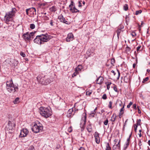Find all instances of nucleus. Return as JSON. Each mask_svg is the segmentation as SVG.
<instances>
[{
	"instance_id": "22",
	"label": "nucleus",
	"mask_w": 150,
	"mask_h": 150,
	"mask_svg": "<svg viewBox=\"0 0 150 150\" xmlns=\"http://www.w3.org/2000/svg\"><path fill=\"white\" fill-rule=\"evenodd\" d=\"M105 150H112L109 144L108 143H106Z\"/></svg>"
},
{
	"instance_id": "16",
	"label": "nucleus",
	"mask_w": 150,
	"mask_h": 150,
	"mask_svg": "<svg viewBox=\"0 0 150 150\" xmlns=\"http://www.w3.org/2000/svg\"><path fill=\"white\" fill-rule=\"evenodd\" d=\"M103 78L102 77L100 76L96 80V83L97 84H101L103 83Z\"/></svg>"
},
{
	"instance_id": "20",
	"label": "nucleus",
	"mask_w": 150,
	"mask_h": 150,
	"mask_svg": "<svg viewBox=\"0 0 150 150\" xmlns=\"http://www.w3.org/2000/svg\"><path fill=\"white\" fill-rule=\"evenodd\" d=\"M73 110L72 108L70 109L69 110L67 114V116L68 117H71L72 114V112H73Z\"/></svg>"
},
{
	"instance_id": "54",
	"label": "nucleus",
	"mask_w": 150,
	"mask_h": 150,
	"mask_svg": "<svg viewBox=\"0 0 150 150\" xmlns=\"http://www.w3.org/2000/svg\"><path fill=\"white\" fill-rule=\"evenodd\" d=\"M134 131L135 132H137V129L138 126H137V125H136V124H135L134 125Z\"/></svg>"
},
{
	"instance_id": "57",
	"label": "nucleus",
	"mask_w": 150,
	"mask_h": 150,
	"mask_svg": "<svg viewBox=\"0 0 150 150\" xmlns=\"http://www.w3.org/2000/svg\"><path fill=\"white\" fill-rule=\"evenodd\" d=\"M117 70L118 72V77L117 78V79H119V78L120 76V73L118 69H117Z\"/></svg>"
},
{
	"instance_id": "46",
	"label": "nucleus",
	"mask_w": 150,
	"mask_h": 150,
	"mask_svg": "<svg viewBox=\"0 0 150 150\" xmlns=\"http://www.w3.org/2000/svg\"><path fill=\"white\" fill-rule=\"evenodd\" d=\"M133 104V102L131 101L129 102V104L127 105V108H129Z\"/></svg>"
},
{
	"instance_id": "60",
	"label": "nucleus",
	"mask_w": 150,
	"mask_h": 150,
	"mask_svg": "<svg viewBox=\"0 0 150 150\" xmlns=\"http://www.w3.org/2000/svg\"><path fill=\"white\" fill-rule=\"evenodd\" d=\"M130 140V138H128L126 143H128L129 144Z\"/></svg>"
},
{
	"instance_id": "29",
	"label": "nucleus",
	"mask_w": 150,
	"mask_h": 150,
	"mask_svg": "<svg viewBox=\"0 0 150 150\" xmlns=\"http://www.w3.org/2000/svg\"><path fill=\"white\" fill-rule=\"evenodd\" d=\"M50 11L52 12H55L56 11V8L55 6H53L50 9Z\"/></svg>"
},
{
	"instance_id": "49",
	"label": "nucleus",
	"mask_w": 150,
	"mask_h": 150,
	"mask_svg": "<svg viewBox=\"0 0 150 150\" xmlns=\"http://www.w3.org/2000/svg\"><path fill=\"white\" fill-rule=\"evenodd\" d=\"M108 122V119H107L104 122V124L105 125H107Z\"/></svg>"
},
{
	"instance_id": "34",
	"label": "nucleus",
	"mask_w": 150,
	"mask_h": 150,
	"mask_svg": "<svg viewBox=\"0 0 150 150\" xmlns=\"http://www.w3.org/2000/svg\"><path fill=\"white\" fill-rule=\"evenodd\" d=\"M35 33L31 32L30 33H29V35H30V36L31 40H32L33 38V36L34 35Z\"/></svg>"
},
{
	"instance_id": "2",
	"label": "nucleus",
	"mask_w": 150,
	"mask_h": 150,
	"mask_svg": "<svg viewBox=\"0 0 150 150\" xmlns=\"http://www.w3.org/2000/svg\"><path fill=\"white\" fill-rule=\"evenodd\" d=\"M6 84V88L8 91L10 93L18 91V84H14L12 79L9 81H7Z\"/></svg>"
},
{
	"instance_id": "18",
	"label": "nucleus",
	"mask_w": 150,
	"mask_h": 150,
	"mask_svg": "<svg viewBox=\"0 0 150 150\" xmlns=\"http://www.w3.org/2000/svg\"><path fill=\"white\" fill-rule=\"evenodd\" d=\"M82 69V67L81 65H79L76 68V76L79 73V71H80Z\"/></svg>"
},
{
	"instance_id": "15",
	"label": "nucleus",
	"mask_w": 150,
	"mask_h": 150,
	"mask_svg": "<svg viewBox=\"0 0 150 150\" xmlns=\"http://www.w3.org/2000/svg\"><path fill=\"white\" fill-rule=\"evenodd\" d=\"M58 19L61 22L67 24V21L65 20V18L62 15H60L58 16Z\"/></svg>"
},
{
	"instance_id": "43",
	"label": "nucleus",
	"mask_w": 150,
	"mask_h": 150,
	"mask_svg": "<svg viewBox=\"0 0 150 150\" xmlns=\"http://www.w3.org/2000/svg\"><path fill=\"white\" fill-rule=\"evenodd\" d=\"M111 64L114 65V64L115 62V60L114 59H112L111 60Z\"/></svg>"
},
{
	"instance_id": "42",
	"label": "nucleus",
	"mask_w": 150,
	"mask_h": 150,
	"mask_svg": "<svg viewBox=\"0 0 150 150\" xmlns=\"http://www.w3.org/2000/svg\"><path fill=\"white\" fill-rule=\"evenodd\" d=\"M96 112H94V111H92L91 112L90 115L93 117H94V115L95 114Z\"/></svg>"
},
{
	"instance_id": "59",
	"label": "nucleus",
	"mask_w": 150,
	"mask_h": 150,
	"mask_svg": "<svg viewBox=\"0 0 150 150\" xmlns=\"http://www.w3.org/2000/svg\"><path fill=\"white\" fill-rule=\"evenodd\" d=\"M118 140L117 139H115L114 141V144H116V143L118 142Z\"/></svg>"
},
{
	"instance_id": "14",
	"label": "nucleus",
	"mask_w": 150,
	"mask_h": 150,
	"mask_svg": "<svg viewBox=\"0 0 150 150\" xmlns=\"http://www.w3.org/2000/svg\"><path fill=\"white\" fill-rule=\"evenodd\" d=\"M29 12L31 13V14H32V16H34L36 14V10L35 8L32 7L29 8Z\"/></svg>"
},
{
	"instance_id": "51",
	"label": "nucleus",
	"mask_w": 150,
	"mask_h": 150,
	"mask_svg": "<svg viewBox=\"0 0 150 150\" xmlns=\"http://www.w3.org/2000/svg\"><path fill=\"white\" fill-rule=\"evenodd\" d=\"M148 79H149L148 77H146L143 79V80L142 81V82L144 83L145 82L147 81Z\"/></svg>"
},
{
	"instance_id": "9",
	"label": "nucleus",
	"mask_w": 150,
	"mask_h": 150,
	"mask_svg": "<svg viewBox=\"0 0 150 150\" xmlns=\"http://www.w3.org/2000/svg\"><path fill=\"white\" fill-rule=\"evenodd\" d=\"M28 132H29L27 129H23L21 130L19 136L21 137H25L28 134Z\"/></svg>"
},
{
	"instance_id": "40",
	"label": "nucleus",
	"mask_w": 150,
	"mask_h": 150,
	"mask_svg": "<svg viewBox=\"0 0 150 150\" xmlns=\"http://www.w3.org/2000/svg\"><path fill=\"white\" fill-rule=\"evenodd\" d=\"M99 134L97 132H96L95 133L94 137H99Z\"/></svg>"
},
{
	"instance_id": "35",
	"label": "nucleus",
	"mask_w": 150,
	"mask_h": 150,
	"mask_svg": "<svg viewBox=\"0 0 150 150\" xmlns=\"http://www.w3.org/2000/svg\"><path fill=\"white\" fill-rule=\"evenodd\" d=\"M102 98L103 100H105L107 98V95L106 94H104L103 95Z\"/></svg>"
},
{
	"instance_id": "56",
	"label": "nucleus",
	"mask_w": 150,
	"mask_h": 150,
	"mask_svg": "<svg viewBox=\"0 0 150 150\" xmlns=\"http://www.w3.org/2000/svg\"><path fill=\"white\" fill-rule=\"evenodd\" d=\"M139 106H137V109H138V112L139 114H141V110H140V109H139Z\"/></svg>"
},
{
	"instance_id": "11",
	"label": "nucleus",
	"mask_w": 150,
	"mask_h": 150,
	"mask_svg": "<svg viewBox=\"0 0 150 150\" xmlns=\"http://www.w3.org/2000/svg\"><path fill=\"white\" fill-rule=\"evenodd\" d=\"M23 38L25 40H31L30 36L28 32L24 34L23 35Z\"/></svg>"
},
{
	"instance_id": "55",
	"label": "nucleus",
	"mask_w": 150,
	"mask_h": 150,
	"mask_svg": "<svg viewBox=\"0 0 150 150\" xmlns=\"http://www.w3.org/2000/svg\"><path fill=\"white\" fill-rule=\"evenodd\" d=\"M68 131L69 132H71L72 131V129L71 127H69L68 129Z\"/></svg>"
},
{
	"instance_id": "63",
	"label": "nucleus",
	"mask_w": 150,
	"mask_h": 150,
	"mask_svg": "<svg viewBox=\"0 0 150 150\" xmlns=\"http://www.w3.org/2000/svg\"><path fill=\"white\" fill-rule=\"evenodd\" d=\"M111 72L113 73L114 75H115L116 73L115 72V71L113 70H112L111 71Z\"/></svg>"
},
{
	"instance_id": "48",
	"label": "nucleus",
	"mask_w": 150,
	"mask_h": 150,
	"mask_svg": "<svg viewBox=\"0 0 150 150\" xmlns=\"http://www.w3.org/2000/svg\"><path fill=\"white\" fill-rule=\"evenodd\" d=\"M20 55L23 57H24L25 56V54L22 52H21Z\"/></svg>"
},
{
	"instance_id": "39",
	"label": "nucleus",
	"mask_w": 150,
	"mask_h": 150,
	"mask_svg": "<svg viewBox=\"0 0 150 150\" xmlns=\"http://www.w3.org/2000/svg\"><path fill=\"white\" fill-rule=\"evenodd\" d=\"M142 12V11L141 10H139V11H137L135 12V14L136 15H138L139 14H140Z\"/></svg>"
},
{
	"instance_id": "62",
	"label": "nucleus",
	"mask_w": 150,
	"mask_h": 150,
	"mask_svg": "<svg viewBox=\"0 0 150 150\" xmlns=\"http://www.w3.org/2000/svg\"><path fill=\"white\" fill-rule=\"evenodd\" d=\"M79 150H85V149L83 147H81L80 148Z\"/></svg>"
},
{
	"instance_id": "58",
	"label": "nucleus",
	"mask_w": 150,
	"mask_h": 150,
	"mask_svg": "<svg viewBox=\"0 0 150 150\" xmlns=\"http://www.w3.org/2000/svg\"><path fill=\"white\" fill-rule=\"evenodd\" d=\"M54 21H53V20H51L50 21V25H51V26H53L54 25V24H53V23H54Z\"/></svg>"
},
{
	"instance_id": "52",
	"label": "nucleus",
	"mask_w": 150,
	"mask_h": 150,
	"mask_svg": "<svg viewBox=\"0 0 150 150\" xmlns=\"http://www.w3.org/2000/svg\"><path fill=\"white\" fill-rule=\"evenodd\" d=\"M126 50L127 52H129L131 50V48L127 46L126 48Z\"/></svg>"
},
{
	"instance_id": "31",
	"label": "nucleus",
	"mask_w": 150,
	"mask_h": 150,
	"mask_svg": "<svg viewBox=\"0 0 150 150\" xmlns=\"http://www.w3.org/2000/svg\"><path fill=\"white\" fill-rule=\"evenodd\" d=\"M141 120L140 119H137L136 121V125H137V126L140 125H141Z\"/></svg>"
},
{
	"instance_id": "64",
	"label": "nucleus",
	"mask_w": 150,
	"mask_h": 150,
	"mask_svg": "<svg viewBox=\"0 0 150 150\" xmlns=\"http://www.w3.org/2000/svg\"><path fill=\"white\" fill-rule=\"evenodd\" d=\"M136 64L135 63H134L133 64V67L134 68H135L136 67Z\"/></svg>"
},
{
	"instance_id": "10",
	"label": "nucleus",
	"mask_w": 150,
	"mask_h": 150,
	"mask_svg": "<svg viewBox=\"0 0 150 150\" xmlns=\"http://www.w3.org/2000/svg\"><path fill=\"white\" fill-rule=\"evenodd\" d=\"M69 8H70V11L72 13L75 12V6L74 5V2L71 1L70 4L69 6Z\"/></svg>"
},
{
	"instance_id": "27",
	"label": "nucleus",
	"mask_w": 150,
	"mask_h": 150,
	"mask_svg": "<svg viewBox=\"0 0 150 150\" xmlns=\"http://www.w3.org/2000/svg\"><path fill=\"white\" fill-rule=\"evenodd\" d=\"M125 104H124V105L122 107V108L120 109V114H124V107H125Z\"/></svg>"
},
{
	"instance_id": "50",
	"label": "nucleus",
	"mask_w": 150,
	"mask_h": 150,
	"mask_svg": "<svg viewBox=\"0 0 150 150\" xmlns=\"http://www.w3.org/2000/svg\"><path fill=\"white\" fill-rule=\"evenodd\" d=\"M131 35L133 37H135L136 35V33L134 32H133L131 33Z\"/></svg>"
},
{
	"instance_id": "26",
	"label": "nucleus",
	"mask_w": 150,
	"mask_h": 150,
	"mask_svg": "<svg viewBox=\"0 0 150 150\" xmlns=\"http://www.w3.org/2000/svg\"><path fill=\"white\" fill-rule=\"evenodd\" d=\"M106 84L107 88L108 90H109L110 88V85L112 84V83L110 82H108L105 83Z\"/></svg>"
},
{
	"instance_id": "4",
	"label": "nucleus",
	"mask_w": 150,
	"mask_h": 150,
	"mask_svg": "<svg viewBox=\"0 0 150 150\" xmlns=\"http://www.w3.org/2000/svg\"><path fill=\"white\" fill-rule=\"evenodd\" d=\"M37 79L40 83L44 85H47L51 82L50 79H46L45 76L42 74L39 75L37 77Z\"/></svg>"
},
{
	"instance_id": "7",
	"label": "nucleus",
	"mask_w": 150,
	"mask_h": 150,
	"mask_svg": "<svg viewBox=\"0 0 150 150\" xmlns=\"http://www.w3.org/2000/svg\"><path fill=\"white\" fill-rule=\"evenodd\" d=\"M16 123L15 121L12 120H10L8 121V125L6 126V129L7 131H9L10 132H11L10 131H12L14 130Z\"/></svg>"
},
{
	"instance_id": "32",
	"label": "nucleus",
	"mask_w": 150,
	"mask_h": 150,
	"mask_svg": "<svg viewBox=\"0 0 150 150\" xmlns=\"http://www.w3.org/2000/svg\"><path fill=\"white\" fill-rule=\"evenodd\" d=\"M129 144L128 143H126L124 145V150H126L127 147H128Z\"/></svg>"
},
{
	"instance_id": "6",
	"label": "nucleus",
	"mask_w": 150,
	"mask_h": 150,
	"mask_svg": "<svg viewBox=\"0 0 150 150\" xmlns=\"http://www.w3.org/2000/svg\"><path fill=\"white\" fill-rule=\"evenodd\" d=\"M43 129V127L42 125L39 122L35 124L32 128V131L35 133L42 131Z\"/></svg>"
},
{
	"instance_id": "33",
	"label": "nucleus",
	"mask_w": 150,
	"mask_h": 150,
	"mask_svg": "<svg viewBox=\"0 0 150 150\" xmlns=\"http://www.w3.org/2000/svg\"><path fill=\"white\" fill-rule=\"evenodd\" d=\"M96 140V142L97 144H99L100 143V137H95Z\"/></svg>"
},
{
	"instance_id": "41",
	"label": "nucleus",
	"mask_w": 150,
	"mask_h": 150,
	"mask_svg": "<svg viewBox=\"0 0 150 150\" xmlns=\"http://www.w3.org/2000/svg\"><path fill=\"white\" fill-rule=\"evenodd\" d=\"M43 18L45 21H47L49 19V18L46 16H43Z\"/></svg>"
},
{
	"instance_id": "44",
	"label": "nucleus",
	"mask_w": 150,
	"mask_h": 150,
	"mask_svg": "<svg viewBox=\"0 0 150 150\" xmlns=\"http://www.w3.org/2000/svg\"><path fill=\"white\" fill-rule=\"evenodd\" d=\"M28 150H35V149L33 146H31L29 148Z\"/></svg>"
},
{
	"instance_id": "37",
	"label": "nucleus",
	"mask_w": 150,
	"mask_h": 150,
	"mask_svg": "<svg viewBox=\"0 0 150 150\" xmlns=\"http://www.w3.org/2000/svg\"><path fill=\"white\" fill-rule=\"evenodd\" d=\"M112 103L111 101H110L109 102V104L108 105V107L112 109Z\"/></svg>"
},
{
	"instance_id": "45",
	"label": "nucleus",
	"mask_w": 150,
	"mask_h": 150,
	"mask_svg": "<svg viewBox=\"0 0 150 150\" xmlns=\"http://www.w3.org/2000/svg\"><path fill=\"white\" fill-rule=\"evenodd\" d=\"M92 93V92L91 91H87L86 92V95L87 96H89Z\"/></svg>"
},
{
	"instance_id": "19",
	"label": "nucleus",
	"mask_w": 150,
	"mask_h": 150,
	"mask_svg": "<svg viewBox=\"0 0 150 150\" xmlns=\"http://www.w3.org/2000/svg\"><path fill=\"white\" fill-rule=\"evenodd\" d=\"M86 129L88 132H92V128L91 124L90 123H89V124L87 125Z\"/></svg>"
},
{
	"instance_id": "13",
	"label": "nucleus",
	"mask_w": 150,
	"mask_h": 150,
	"mask_svg": "<svg viewBox=\"0 0 150 150\" xmlns=\"http://www.w3.org/2000/svg\"><path fill=\"white\" fill-rule=\"evenodd\" d=\"M120 141L119 140L118 143L116 144H114L112 147L113 150H115L117 149H118L119 150H121V147L120 145Z\"/></svg>"
},
{
	"instance_id": "3",
	"label": "nucleus",
	"mask_w": 150,
	"mask_h": 150,
	"mask_svg": "<svg viewBox=\"0 0 150 150\" xmlns=\"http://www.w3.org/2000/svg\"><path fill=\"white\" fill-rule=\"evenodd\" d=\"M40 114L45 118L49 117L52 115L51 110L50 107H41L40 108Z\"/></svg>"
},
{
	"instance_id": "5",
	"label": "nucleus",
	"mask_w": 150,
	"mask_h": 150,
	"mask_svg": "<svg viewBox=\"0 0 150 150\" xmlns=\"http://www.w3.org/2000/svg\"><path fill=\"white\" fill-rule=\"evenodd\" d=\"M16 11L15 8H12L11 11L6 13L5 16V18L7 22H8L12 20V18L15 16Z\"/></svg>"
},
{
	"instance_id": "24",
	"label": "nucleus",
	"mask_w": 150,
	"mask_h": 150,
	"mask_svg": "<svg viewBox=\"0 0 150 150\" xmlns=\"http://www.w3.org/2000/svg\"><path fill=\"white\" fill-rule=\"evenodd\" d=\"M121 31L122 30H121V29H119V28H118L116 30V32L117 33V38H118V39L119 38V36L120 34V33L121 32Z\"/></svg>"
},
{
	"instance_id": "17",
	"label": "nucleus",
	"mask_w": 150,
	"mask_h": 150,
	"mask_svg": "<svg viewBox=\"0 0 150 150\" xmlns=\"http://www.w3.org/2000/svg\"><path fill=\"white\" fill-rule=\"evenodd\" d=\"M132 77L131 76H126L124 77V81L125 82L128 83L130 82L131 81Z\"/></svg>"
},
{
	"instance_id": "36",
	"label": "nucleus",
	"mask_w": 150,
	"mask_h": 150,
	"mask_svg": "<svg viewBox=\"0 0 150 150\" xmlns=\"http://www.w3.org/2000/svg\"><path fill=\"white\" fill-rule=\"evenodd\" d=\"M114 85V86L113 87V89L115 92H117V93H118L119 92V91H118V90L117 89V86H116L115 85Z\"/></svg>"
},
{
	"instance_id": "53",
	"label": "nucleus",
	"mask_w": 150,
	"mask_h": 150,
	"mask_svg": "<svg viewBox=\"0 0 150 150\" xmlns=\"http://www.w3.org/2000/svg\"><path fill=\"white\" fill-rule=\"evenodd\" d=\"M133 108L134 110H137V104H136L135 103L133 105Z\"/></svg>"
},
{
	"instance_id": "38",
	"label": "nucleus",
	"mask_w": 150,
	"mask_h": 150,
	"mask_svg": "<svg viewBox=\"0 0 150 150\" xmlns=\"http://www.w3.org/2000/svg\"><path fill=\"white\" fill-rule=\"evenodd\" d=\"M35 27V25L34 24H31L30 25V28L32 29H34Z\"/></svg>"
},
{
	"instance_id": "8",
	"label": "nucleus",
	"mask_w": 150,
	"mask_h": 150,
	"mask_svg": "<svg viewBox=\"0 0 150 150\" xmlns=\"http://www.w3.org/2000/svg\"><path fill=\"white\" fill-rule=\"evenodd\" d=\"M86 114L83 116L81 121L80 127L82 129H84L85 127V125L86 122Z\"/></svg>"
},
{
	"instance_id": "28",
	"label": "nucleus",
	"mask_w": 150,
	"mask_h": 150,
	"mask_svg": "<svg viewBox=\"0 0 150 150\" xmlns=\"http://www.w3.org/2000/svg\"><path fill=\"white\" fill-rule=\"evenodd\" d=\"M19 98L18 97L16 98L13 101V103L14 104H16L19 102Z\"/></svg>"
},
{
	"instance_id": "47",
	"label": "nucleus",
	"mask_w": 150,
	"mask_h": 150,
	"mask_svg": "<svg viewBox=\"0 0 150 150\" xmlns=\"http://www.w3.org/2000/svg\"><path fill=\"white\" fill-rule=\"evenodd\" d=\"M82 2V1H79L78 6L79 7L81 8V7L82 5H81V2Z\"/></svg>"
},
{
	"instance_id": "21",
	"label": "nucleus",
	"mask_w": 150,
	"mask_h": 150,
	"mask_svg": "<svg viewBox=\"0 0 150 150\" xmlns=\"http://www.w3.org/2000/svg\"><path fill=\"white\" fill-rule=\"evenodd\" d=\"M116 114L115 113L113 114L111 117L110 120L112 122H114L115 120L116 119Z\"/></svg>"
},
{
	"instance_id": "12",
	"label": "nucleus",
	"mask_w": 150,
	"mask_h": 150,
	"mask_svg": "<svg viewBox=\"0 0 150 150\" xmlns=\"http://www.w3.org/2000/svg\"><path fill=\"white\" fill-rule=\"evenodd\" d=\"M74 39V36L72 33H69L68 34L67 37L66 38L67 42H69L72 41Z\"/></svg>"
},
{
	"instance_id": "61",
	"label": "nucleus",
	"mask_w": 150,
	"mask_h": 150,
	"mask_svg": "<svg viewBox=\"0 0 150 150\" xmlns=\"http://www.w3.org/2000/svg\"><path fill=\"white\" fill-rule=\"evenodd\" d=\"M28 11L29 12V8L27 9L26 10V14L28 15Z\"/></svg>"
},
{
	"instance_id": "30",
	"label": "nucleus",
	"mask_w": 150,
	"mask_h": 150,
	"mask_svg": "<svg viewBox=\"0 0 150 150\" xmlns=\"http://www.w3.org/2000/svg\"><path fill=\"white\" fill-rule=\"evenodd\" d=\"M123 9L125 11H127L128 9V6L127 4H125L123 6Z\"/></svg>"
},
{
	"instance_id": "1",
	"label": "nucleus",
	"mask_w": 150,
	"mask_h": 150,
	"mask_svg": "<svg viewBox=\"0 0 150 150\" xmlns=\"http://www.w3.org/2000/svg\"><path fill=\"white\" fill-rule=\"evenodd\" d=\"M52 38V36L48 35L47 33L37 35L34 39V42L39 45L44 44L45 42L49 41Z\"/></svg>"
},
{
	"instance_id": "25",
	"label": "nucleus",
	"mask_w": 150,
	"mask_h": 150,
	"mask_svg": "<svg viewBox=\"0 0 150 150\" xmlns=\"http://www.w3.org/2000/svg\"><path fill=\"white\" fill-rule=\"evenodd\" d=\"M142 50V47L141 45H139L137 48V51L138 52L139 51Z\"/></svg>"
},
{
	"instance_id": "23",
	"label": "nucleus",
	"mask_w": 150,
	"mask_h": 150,
	"mask_svg": "<svg viewBox=\"0 0 150 150\" xmlns=\"http://www.w3.org/2000/svg\"><path fill=\"white\" fill-rule=\"evenodd\" d=\"M12 60V62H13V65L15 67L18 64V61L16 59H13Z\"/></svg>"
}]
</instances>
